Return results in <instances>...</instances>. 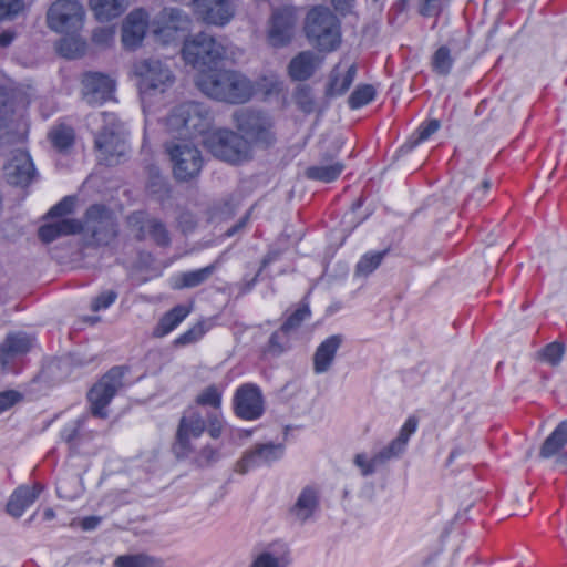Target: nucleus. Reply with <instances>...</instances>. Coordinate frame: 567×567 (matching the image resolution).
Returning a JSON list of instances; mask_svg holds the SVG:
<instances>
[{
	"label": "nucleus",
	"mask_w": 567,
	"mask_h": 567,
	"mask_svg": "<svg viewBox=\"0 0 567 567\" xmlns=\"http://www.w3.org/2000/svg\"><path fill=\"white\" fill-rule=\"evenodd\" d=\"M196 85L205 95L233 104L245 103L252 95L250 81L231 70L212 68L199 72Z\"/></svg>",
	"instance_id": "obj_1"
},
{
	"label": "nucleus",
	"mask_w": 567,
	"mask_h": 567,
	"mask_svg": "<svg viewBox=\"0 0 567 567\" xmlns=\"http://www.w3.org/2000/svg\"><path fill=\"white\" fill-rule=\"evenodd\" d=\"M208 426V433L213 439H218L223 431L220 411H208L206 419L199 411L189 408L179 420V424L173 444V452L177 458H186L194 451L192 439L199 437Z\"/></svg>",
	"instance_id": "obj_2"
},
{
	"label": "nucleus",
	"mask_w": 567,
	"mask_h": 567,
	"mask_svg": "<svg viewBox=\"0 0 567 567\" xmlns=\"http://www.w3.org/2000/svg\"><path fill=\"white\" fill-rule=\"evenodd\" d=\"M303 30L308 41L320 51H333L340 43L338 20L327 7L311 8L307 12Z\"/></svg>",
	"instance_id": "obj_3"
},
{
	"label": "nucleus",
	"mask_w": 567,
	"mask_h": 567,
	"mask_svg": "<svg viewBox=\"0 0 567 567\" xmlns=\"http://www.w3.org/2000/svg\"><path fill=\"white\" fill-rule=\"evenodd\" d=\"M134 74L143 104L153 96L165 93L175 83L171 68L158 59H143L134 63Z\"/></svg>",
	"instance_id": "obj_4"
},
{
	"label": "nucleus",
	"mask_w": 567,
	"mask_h": 567,
	"mask_svg": "<svg viewBox=\"0 0 567 567\" xmlns=\"http://www.w3.org/2000/svg\"><path fill=\"white\" fill-rule=\"evenodd\" d=\"M239 135L248 142V147H269L276 142L272 118L261 111L240 109L233 115Z\"/></svg>",
	"instance_id": "obj_5"
},
{
	"label": "nucleus",
	"mask_w": 567,
	"mask_h": 567,
	"mask_svg": "<svg viewBox=\"0 0 567 567\" xmlns=\"http://www.w3.org/2000/svg\"><path fill=\"white\" fill-rule=\"evenodd\" d=\"M203 143L215 157L238 164L251 157V150L238 133L230 130H216L206 134Z\"/></svg>",
	"instance_id": "obj_6"
},
{
	"label": "nucleus",
	"mask_w": 567,
	"mask_h": 567,
	"mask_svg": "<svg viewBox=\"0 0 567 567\" xmlns=\"http://www.w3.org/2000/svg\"><path fill=\"white\" fill-rule=\"evenodd\" d=\"M416 427L417 420L415 417H409L399 431L398 436L380 452L370 457L363 454H358L357 467H359L361 474L363 476L372 475L383 467L390 460L401 456L406 449L411 435L416 431Z\"/></svg>",
	"instance_id": "obj_7"
},
{
	"label": "nucleus",
	"mask_w": 567,
	"mask_h": 567,
	"mask_svg": "<svg viewBox=\"0 0 567 567\" xmlns=\"http://www.w3.org/2000/svg\"><path fill=\"white\" fill-rule=\"evenodd\" d=\"M99 115L104 123L102 131L95 137V147L100 153L99 159L106 165H115L127 151L123 128L114 113L102 112Z\"/></svg>",
	"instance_id": "obj_8"
},
{
	"label": "nucleus",
	"mask_w": 567,
	"mask_h": 567,
	"mask_svg": "<svg viewBox=\"0 0 567 567\" xmlns=\"http://www.w3.org/2000/svg\"><path fill=\"white\" fill-rule=\"evenodd\" d=\"M182 53L187 64L203 72L212 69L225 50L212 35L199 32L185 40Z\"/></svg>",
	"instance_id": "obj_9"
},
{
	"label": "nucleus",
	"mask_w": 567,
	"mask_h": 567,
	"mask_svg": "<svg viewBox=\"0 0 567 567\" xmlns=\"http://www.w3.org/2000/svg\"><path fill=\"white\" fill-rule=\"evenodd\" d=\"M209 124L208 112L195 102L178 105L167 118V126L172 132L189 138L204 134Z\"/></svg>",
	"instance_id": "obj_10"
},
{
	"label": "nucleus",
	"mask_w": 567,
	"mask_h": 567,
	"mask_svg": "<svg viewBox=\"0 0 567 567\" xmlns=\"http://www.w3.org/2000/svg\"><path fill=\"white\" fill-rule=\"evenodd\" d=\"M85 10L79 0H55L47 11L48 27L58 33L72 34L84 21Z\"/></svg>",
	"instance_id": "obj_11"
},
{
	"label": "nucleus",
	"mask_w": 567,
	"mask_h": 567,
	"mask_svg": "<svg viewBox=\"0 0 567 567\" xmlns=\"http://www.w3.org/2000/svg\"><path fill=\"white\" fill-rule=\"evenodd\" d=\"M125 370L122 367H114L109 370L89 391L90 412L99 419H106V406L110 404L116 392L123 386Z\"/></svg>",
	"instance_id": "obj_12"
},
{
	"label": "nucleus",
	"mask_w": 567,
	"mask_h": 567,
	"mask_svg": "<svg viewBox=\"0 0 567 567\" xmlns=\"http://www.w3.org/2000/svg\"><path fill=\"white\" fill-rule=\"evenodd\" d=\"M82 231L95 244L107 245L116 236V223L112 212L103 205L90 206L82 223Z\"/></svg>",
	"instance_id": "obj_13"
},
{
	"label": "nucleus",
	"mask_w": 567,
	"mask_h": 567,
	"mask_svg": "<svg viewBox=\"0 0 567 567\" xmlns=\"http://www.w3.org/2000/svg\"><path fill=\"white\" fill-rule=\"evenodd\" d=\"M166 148L173 162V172L177 179L189 181L198 175L203 166V158L195 145L182 141L167 145Z\"/></svg>",
	"instance_id": "obj_14"
},
{
	"label": "nucleus",
	"mask_w": 567,
	"mask_h": 567,
	"mask_svg": "<svg viewBox=\"0 0 567 567\" xmlns=\"http://www.w3.org/2000/svg\"><path fill=\"white\" fill-rule=\"evenodd\" d=\"M239 0H193L197 20L216 27H224L235 17Z\"/></svg>",
	"instance_id": "obj_15"
},
{
	"label": "nucleus",
	"mask_w": 567,
	"mask_h": 567,
	"mask_svg": "<svg viewBox=\"0 0 567 567\" xmlns=\"http://www.w3.org/2000/svg\"><path fill=\"white\" fill-rule=\"evenodd\" d=\"M234 410L240 419H259L264 413V400L259 388L251 383L238 388L234 396Z\"/></svg>",
	"instance_id": "obj_16"
},
{
	"label": "nucleus",
	"mask_w": 567,
	"mask_h": 567,
	"mask_svg": "<svg viewBox=\"0 0 567 567\" xmlns=\"http://www.w3.org/2000/svg\"><path fill=\"white\" fill-rule=\"evenodd\" d=\"M296 22V17L291 10L287 8L275 10L269 20L267 32L270 45L276 48L288 45L295 35Z\"/></svg>",
	"instance_id": "obj_17"
},
{
	"label": "nucleus",
	"mask_w": 567,
	"mask_h": 567,
	"mask_svg": "<svg viewBox=\"0 0 567 567\" xmlns=\"http://www.w3.org/2000/svg\"><path fill=\"white\" fill-rule=\"evenodd\" d=\"M82 84L83 99L89 105H97L110 100L115 87L111 78L97 72L86 73Z\"/></svg>",
	"instance_id": "obj_18"
},
{
	"label": "nucleus",
	"mask_w": 567,
	"mask_h": 567,
	"mask_svg": "<svg viewBox=\"0 0 567 567\" xmlns=\"http://www.w3.org/2000/svg\"><path fill=\"white\" fill-rule=\"evenodd\" d=\"M148 23V16L143 9L132 11L125 19L122 28V42L127 49H135L144 39Z\"/></svg>",
	"instance_id": "obj_19"
},
{
	"label": "nucleus",
	"mask_w": 567,
	"mask_h": 567,
	"mask_svg": "<svg viewBox=\"0 0 567 567\" xmlns=\"http://www.w3.org/2000/svg\"><path fill=\"white\" fill-rule=\"evenodd\" d=\"M281 455L282 446L280 444H258L254 450L244 454L241 460L237 463V471L245 474L249 468L268 464L278 460Z\"/></svg>",
	"instance_id": "obj_20"
},
{
	"label": "nucleus",
	"mask_w": 567,
	"mask_h": 567,
	"mask_svg": "<svg viewBox=\"0 0 567 567\" xmlns=\"http://www.w3.org/2000/svg\"><path fill=\"white\" fill-rule=\"evenodd\" d=\"M33 339L24 332L10 333L0 344V364L9 369L16 358L28 353Z\"/></svg>",
	"instance_id": "obj_21"
},
{
	"label": "nucleus",
	"mask_w": 567,
	"mask_h": 567,
	"mask_svg": "<svg viewBox=\"0 0 567 567\" xmlns=\"http://www.w3.org/2000/svg\"><path fill=\"white\" fill-rule=\"evenodd\" d=\"M6 174L9 183L27 186L33 181L35 168L30 156L27 153L19 152L6 167Z\"/></svg>",
	"instance_id": "obj_22"
},
{
	"label": "nucleus",
	"mask_w": 567,
	"mask_h": 567,
	"mask_svg": "<svg viewBox=\"0 0 567 567\" xmlns=\"http://www.w3.org/2000/svg\"><path fill=\"white\" fill-rule=\"evenodd\" d=\"M321 64V58L313 51L298 53L288 65V74L295 81H306L311 78Z\"/></svg>",
	"instance_id": "obj_23"
},
{
	"label": "nucleus",
	"mask_w": 567,
	"mask_h": 567,
	"mask_svg": "<svg viewBox=\"0 0 567 567\" xmlns=\"http://www.w3.org/2000/svg\"><path fill=\"white\" fill-rule=\"evenodd\" d=\"M41 491L42 486L40 484H34L32 486L22 485L18 487L10 496L7 504L8 514L13 517H20L25 508L35 502Z\"/></svg>",
	"instance_id": "obj_24"
},
{
	"label": "nucleus",
	"mask_w": 567,
	"mask_h": 567,
	"mask_svg": "<svg viewBox=\"0 0 567 567\" xmlns=\"http://www.w3.org/2000/svg\"><path fill=\"white\" fill-rule=\"evenodd\" d=\"M82 231V223L78 219L64 218L44 224L39 228V238L43 243H51L61 236L75 235Z\"/></svg>",
	"instance_id": "obj_25"
},
{
	"label": "nucleus",
	"mask_w": 567,
	"mask_h": 567,
	"mask_svg": "<svg viewBox=\"0 0 567 567\" xmlns=\"http://www.w3.org/2000/svg\"><path fill=\"white\" fill-rule=\"evenodd\" d=\"M342 343V337L331 336L322 341L313 354V371L316 373L327 372L334 359L336 352Z\"/></svg>",
	"instance_id": "obj_26"
},
{
	"label": "nucleus",
	"mask_w": 567,
	"mask_h": 567,
	"mask_svg": "<svg viewBox=\"0 0 567 567\" xmlns=\"http://www.w3.org/2000/svg\"><path fill=\"white\" fill-rule=\"evenodd\" d=\"M290 563L289 550L286 545L272 544L270 550L256 557L251 567H287Z\"/></svg>",
	"instance_id": "obj_27"
},
{
	"label": "nucleus",
	"mask_w": 567,
	"mask_h": 567,
	"mask_svg": "<svg viewBox=\"0 0 567 567\" xmlns=\"http://www.w3.org/2000/svg\"><path fill=\"white\" fill-rule=\"evenodd\" d=\"M91 10L100 21L120 17L128 7V0H90Z\"/></svg>",
	"instance_id": "obj_28"
},
{
	"label": "nucleus",
	"mask_w": 567,
	"mask_h": 567,
	"mask_svg": "<svg viewBox=\"0 0 567 567\" xmlns=\"http://www.w3.org/2000/svg\"><path fill=\"white\" fill-rule=\"evenodd\" d=\"M318 504V492L312 487H306L292 507L291 514L296 519L305 523L317 509Z\"/></svg>",
	"instance_id": "obj_29"
},
{
	"label": "nucleus",
	"mask_w": 567,
	"mask_h": 567,
	"mask_svg": "<svg viewBox=\"0 0 567 567\" xmlns=\"http://www.w3.org/2000/svg\"><path fill=\"white\" fill-rule=\"evenodd\" d=\"M137 239L151 237L158 246L166 247L171 243L168 231L163 223L157 219H147L138 228Z\"/></svg>",
	"instance_id": "obj_30"
},
{
	"label": "nucleus",
	"mask_w": 567,
	"mask_h": 567,
	"mask_svg": "<svg viewBox=\"0 0 567 567\" xmlns=\"http://www.w3.org/2000/svg\"><path fill=\"white\" fill-rule=\"evenodd\" d=\"M567 444V420L560 422L543 443L539 455L549 458Z\"/></svg>",
	"instance_id": "obj_31"
},
{
	"label": "nucleus",
	"mask_w": 567,
	"mask_h": 567,
	"mask_svg": "<svg viewBox=\"0 0 567 567\" xmlns=\"http://www.w3.org/2000/svg\"><path fill=\"white\" fill-rule=\"evenodd\" d=\"M190 312V309L183 305H177L172 310L166 312L159 320L155 336L164 337L174 330Z\"/></svg>",
	"instance_id": "obj_32"
},
{
	"label": "nucleus",
	"mask_w": 567,
	"mask_h": 567,
	"mask_svg": "<svg viewBox=\"0 0 567 567\" xmlns=\"http://www.w3.org/2000/svg\"><path fill=\"white\" fill-rule=\"evenodd\" d=\"M216 269L217 262H214L202 269L183 272L177 277L175 288L183 289L197 287L208 280Z\"/></svg>",
	"instance_id": "obj_33"
},
{
	"label": "nucleus",
	"mask_w": 567,
	"mask_h": 567,
	"mask_svg": "<svg viewBox=\"0 0 567 567\" xmlns=\"http://www.w3.org/2000/svg\"><path fill=\"white\" fill-rule=\"evenodd\" d=\"M342 171L343 165L341 163H333L329 165L310 166L306 169L305 175L309 179L330 183L338 178Z\"/></svg>",
	"instance_id": "obj_34"
},
{
	"label": "nucleus",
	"mask_w": 567,
	"mask_h": 567,
	"mask_svg": "<svg viewBox=\"0 0 567 567\" xmlns=\"http://www.w3.org/2000/svg\"><path fill=\"white\" fill-rule=\"evenodd\" d=\"M115 567H164L163 560L146 554L123 555L114 561Z\"/></svg>",
	"instance_id": "obj_35"
},
{
	"label": "nucleus",
	"mask_w": 567,
	"mask_h": 567,
	"mask_svg": "<svg viewBox=\"0 0 567 567\" xmlns=\"http://www.w3.org/2000/svg\"><path fill=\"white\" fill-rule=\"evenodd\" d=\"M454 63V59L451 55V50L442 45L433 54L431 65L433 71L439 74L446 76L450 74L452 66Z\"/></svg>",
	"instance_id": "obj_36"
},
{
	"label": "nucleus",
	"mask_w": 567,
	"mask_h": 567,
	"mask_svg": "<svg viewBox=\"0 0 567 567\" xmlns=\"http://www.w3.org/2000/svg\"><path fill=\"white\" fill-rule=\"evenodd\" d=\"M162 20L166 29L185 30L189 25L188 16L177 8H165L162 11Z\"/></svg>",
	"instance_id": "obj_37"
},
{
	"label": "nucleus",
	"mask_w": 567,
	"mask_h": 567,
	"mask_svg": "<svg viewBox=\"0 0 567 567\" xmlns=\"http://www.w3.org/2000/svg\"><path fill=\"white\" fill-rule=\"evenodd\" d=\"M49 137L55 148L64 151L73 144L74 132L69 126L59 125L51 130Z\"/></svg>",
	"instance_id": "obj_38"
},
{
	"label": "nucleus",
	"mask_w": 567,
	"mask_h": 567,
	"mask_svg": "<svg viewBox=\"0 0 567 567\" xmlns=\"http://www.w3.org/2000/svg\"><path fill=\"white\" fill-rule=\"evenodd\" d=\"M200 406H209L210 411H220L221 391L216 385L205 388L195 400Z\"/></svg>",
	"instance_id": "obj_39"
},
{
	"label": "nucleus",
	"mask_w": 567,
	"mask_h": 567,
	"mask_svg": "<svg viewBox=\"0 0 567 567\" xmlns=\"http://www.w3.org/2000/svg\"><path fill=\"white\" fill-rule=\"evenodd\" d=\"M311 311L308 305H301L295 312H292L288 319L281 326V332L289 333L290 331L297 330L300 324L309 318Z\"/></svg>",
	"instance_id": "obj_40"
},
{
	"label": "nucleus",
	"mask_w": 567,
	"mask_h": 567,
	"mask_svg": "<svg viewBox=\"0 0 567 567\" xmlns=\"http://www.w3.org/2000/svg\"><path fill=\"white\" fill-rule=\"evenodd\" d=\"M383 255V252H369L362 256L357 264V275L361 274L368 276L380 266Z\"/></svg>",
	"instance_id": "obj_41"
},
{
	"label": "nucleus",
	"mask_w": 567,
	"mask_h": 567,
	"mask_svg": "<svg viewBox=\"0 0 567 567\" xmlns=\"http://www.w3.org/2000/svg\"><path fill=\"white\" fill-rule=\"evenodd\" d=\"M207 329L204 321L194 324L186 332L175 340V346H187L197 342L206 333Z\"/></svg>",
	"instance_id": "obj_42"
},
{
	"label": "nucleus",
	"mask_w": 567,
	"mask_h": 567,
	"mask_svg": "<svg viewBox=\"0 0 567 567\" xmlns=\"http://www.w3.org/2000/svg\"><path fill=\"white\" fill-rule=\"evenodd\" d=\"M439 120H431L420 125L415 134L412 136L410 141V148L420 144L421 142L426 141L432 134H434L440 128Z\"/></svg>",
	"instance_id": "obj_43"
},
{
	"label": "nucleus",
	"mask_w": 567,
	"mask_h": 567,
	"mask_svg": "<svg viewBox=\"0 0 567 567\" xmlns=\"http://www.w3.org/2000/svg\"><path fill=\"white\" fill-rule=\"evenodd\" d=\"M564 352H565V348H564L563 343L555 341V342L547 344L539 353V357L545 362H547L551 365H557L561 361Z\"/></svg>",
	"instance_id": "obj_44"
},
{
	"label": "nucleus",
	"mask_w": 567,
	"mask_h": 567,
	"mask_svg": "<svg viewBox=\"0 0 567 567\" xmlns=\"http://www.w3.org/2000/svg\"><path fill=\"white\" fill-rule=\"evenodd\" d=\"M75 206V198L72 196L64 197L61 202L54 205L48 213V217L64 219V216L70 215Z\"/></svg>",
	"instance_id": "obj_45"
},
{
	"label": "nucleus",
	"mask_w": 567,
	"mask_h": 567,
	"mask_svg": "<svg viewBox=\"0 0 567 567\" xmlns=\"http://www.w3.org/2000/svg\"><path fill=\"white\" fill-rule=\"evenodd\" d=\"M378 89L373 84L357 85V109L362 107L375 100Z\"/></svg>",
	"instance_id": "obj_46"
},
{
	"label": "nucleus",
	"mask_w": 567,
	"mask_h": 567,
	"mask_svg": "<svg viewBox=\"0 0 567 567\" xmlns=\"http://www.w3.org/2000/svg\"><path fill=\"white\" fill-rule=\"evenodd\" d=\"M449 0H422L419 12L423 17H436Z\"/></svg>",
	"instance_id": "obj_47"
},
{
	"label": "nucleus",
	"mask_w": 567,
	"mask_h": 567,
	"mask_svg": "<svg viewBox=\"0 0 567 567\" xmlns=\"http://www.w3.org/2000/svg\"><path fill=\"white\" fill-rule=\"evenodd\" d=\"M115 31L112 27L97 28L93 31L92 40L101 47H109L114 41Z\"/></svg>",
	"instance_id": "obj_48"
},
{
	"label": "nucleus",
	"mask_w": 567,
	"mask_h": 567,
	"mask_svg": "<svg viewBox=\"0 0 567 567\" xmlns=\"http://www.w3.org/2000/svg\"><path fill=\"white\" fill-rule=\"evenodd\" d=\"M23 8V0H0V19L17 16Z\"/></svg>",
	"instance_id": "obj_49"
},
{
	"label": "nucleus",
	"mask_w": 567,
	"mask_h": 567,
	"mask_svg": "<svg viewBox=\"0 0 567 567\" xmlns=\"http://www.w3.org/2000/svg\"><path fill=\"white\" fill-rule=\"evenodd\" d=\"M59 51L61 55L68 59H74L80 55V53L83 51V48L78 41L73 39H65L61 41Z\"/></svg>",
	"instance_id": "obj_50"
},
{
	"label": "nucleus",
	"mask_w": 567,
	"mask_h": 567,
	"mask_svg": "<svg viewBox=\"0 0 567 567\" xmlns=\"http://www.w3.org/2000/svg\"><path fill=\"white\" fill-rule=\"evenodd\" d=\"M218 458V452L217 450L210 447V446H205L203 447L199 453L195 456L194 458V462L199 466V467H205V466H209L210 464H213L214 462H216Z\"/></svg>",
	"instance_id": "obj_51"
},
{
	"label": "nucleus",
	"mask_w": 567,
	"mask_h": 567,
	"mask_svg": "<svg viewBox=\"0 0 567 567\" xmlns=\"http://www.w3.org/2000/svg\"><path fill=\"white\" fill-rule=\"evenodd\" d=\"M117 298V293L113 290H109L99 295L92 301V311H100L101 309L109 308Z\"/></svg>",
	"instance_id": "obj_52"
},
{
	"label": "nucleus",
	"mask_w": 567,
	"mask_h": 567,
	"mask_svg": "<svg viewBox=\"0 0 567 567\" xmlns=\"http://www.w3.org/2000/svg\"><path fill=\"white\" fill-rule=\"evenodd\" d=\"M21 398V394L14 390L0 392V414L12 408Z\"/></svg>",
	"instance_id": "obj_53"
},
{
	"label": "nucleus",
	"mask_w": 567,
	"mask_h": 567,
	"mask_svg": "<svg viewBox=\"0 0 567 567\" xmlns=\"http://www.w3.org/2000/svg\"><path fill=\"white\" fill-rule=\"evenodd\" d=\"M284 332L276 331L271 334L268 343V349L274 354H280L287 348V340H284Z\"/></svg>",
	"instance_id": "obj_54"
},
{
	"label": "nucleus",
	"mask_w": 567,
	"mask_h": 567,
	"mask_svg": "<svg viewBox=\"0 0 567 567\" xmlns=\"http://www.w3.org/2000/svg\"><path fill=\"white\" fill-rule=\"evenodd\" d=\"M296 100H297L298 105L300 106V109L303 112L309 113L312 111L313 101H312L308 90H306V89L299 90L298 93L296 94Z\"/></svg>",
	"instance_id": "obj_55"
},
{
	"label": "nucleus",
	"mask_w": 567,
	"mask_h": 567,
	"mask_svg": "<svg viewBox=\"0 0 567 567\" xmlns=\"http://www.w3.org/2000/svg\"><path fill=\"white\" fill-rule=\"evenodd\" d=\"M197 220L195 216L188 212H184L178 216V225L184 233L192 231L196 227Z\"/></svg>",
	"instance_id": "obj_56"
},
{
	"label": "nucleus",
	"mask_w": 567,
	"mask_h": 567,
	"mask_svg": "<svg viewBox=\"0 0 567 567\" xmlns=\"http://www.w3.org/2000/svg\"><path fill=\"white\" fill-rule=\"evenodd\" d=\"M84 420L85 417L78 420L75 426L69 432L64 433V439L70 445L75 446L78 444V440L80 437V430L84 423Z\"/></svg>",
	"instance_id": "obj_57"
},
{
	"label": "nucleus",
	"mask_w": 567,
	"mask_h": 567,
	"mask_svg": "<svg viewBox=\"0 0 567 567\" xmlns=\"http://www.w3.org/2000/svg\"><path fill=\"white\" fill-rule=\"evenodd\" d=\"M331 2L334 9L341 14L350 13L352 10L353 0H331Z\"/></svg>",
	"instance_id": "obj_58"
},
{
	"label": "nucleus",
	"mask_w": 567,
	"mask_h": 567,
	"mask_svg": "<svg viewBox=\"0 0 567 567\" xmlns=\"http://www.w3.org/2000/svg\"><path fill=\"white\" fill-rule=\"evenodd\" d=\"M491 188L489 181L485 179L482 182V185L480 188L475 189L472 194V198L475 199L477 203H482L485 199V194Z\"/></svg>",
	"instance_id": "obj_59"
},
{
	"label": "nucleus",
	"mask_w": 567,
	"mask_h": 567,
	"mask_svg": "<svg viewBox=\"0 0 567 567\" xmlns=\"http://www.w3.org/2000/svg\"><path fill=\"white\" fill-rule=\"evenodd\" d=\"M101 522V518L97 517V516H87V517H84L82 520H81V527L84 529V530H91V529H94L95 527H97V525L100 524Z\"/></svg>",
	"instance_id": "obj_60"
},
{
	"label": "nucleus",
	"mask_w": 567,
	"mask_h": 567,
	"mask_svg": "<svg viewBox=\"0 0 567 567\" xmlns=\"http://www.w3.org/2000/svg\"><path fill=\"white\" fill-rule=\"evenodd\" d=\"M14 39V32L12 31H3L1 34H0V48H6L8 45L11 44V42L13 41Z\"/></svg>",
	"instance_id": "obj_61"
},
{
	"label": "nucleus",
	"mask_w": 567,
	"mask_h": 567,
	"mask_svg": "<svg viewBox=\"0 0 567 567\" xmlns=\"http://www.w3.org/2000/svg\"><path fill=\"white\" fill-rule=\"evenodd\" d=\"M142 219H143V214H142V213H134V214H132V215L128 217V221H130L132 225H136V224L142 223Z\"/></svg>",
	"instance_id": "obj_62"
},
{
	"label": "nucleus",
	"mask_w": 567,
	"mask_h": 567,
	"mask_svg": "<svg viewBox=\"0 0 567 567\" xmlns=\"http://www.w3.org/2000/svg\"><path fill=\"white\" fill-rule=\"evenodd\" d=\"M409 1L410 0H398L396 3L394 4V8L396 9L398 12H402L406 9Z\"/></svg>",
	"instance_id": "obj_63"
},
{
	"label": "nucleus",
	"mask_w": 567,
	"mask_h": 567,
	"mask_svg": "<svg viewBox=\"0 0 567 567\" xmlns=\"http://www.w3.org/2000/svg\"><path fill=\"white\" fill-rule=\"evenodd\" d=\"M54 516H55V513H54V511L52 508H47L44 511V513H43V517L47 520H50V519L54 518Z\"/></svg>",
	"instance_id": "obj_64"
}]
</instances>
